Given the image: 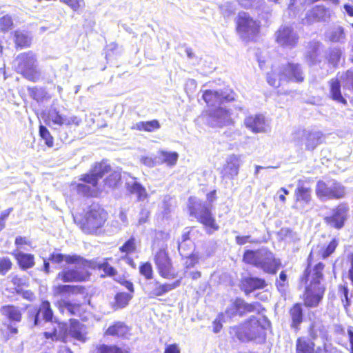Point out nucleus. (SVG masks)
<instances>
[{
  "label": "nucleus",
  "instance_id": "nucleus-10",
  "mask_svg": "<svg viewBox=\"0 0 353 353\" xmlns=\"http://www.w3.org/2000/svg\"><path fill=\"white\" fill-rule=\"evenodd\" d=\"M153 261L159 276L166 280H172L177 277L173 261L167 244H163L153 255Z\"/></svg>",
  "mask_w": 353,
  "mask_h": 353
},
{
  "label": "nucleus",
  "instance_id": "nucleus-46",
  "mask_svg": "<svg viewBox=\"0 0 353 353\" xmlns=\"http://www.w3.org/2000/svg\"><path fill=\"white\" fill-rule=\"evenodd\" d=\"M137 239L134 236H131L119 248V252L125 256L134 254L137 252Z\"/></svg>",
  "mask_w": 353,
  "mask_h": 353
},
{
  "label": "nucleus",
  "instance_id": "nucleus-59",
  "mask_svg": "<svg viewBox=\"0 0 353 353\" xmlns=\"http://www.w3.org/2000/svg\"><path fill=\"white\" fill-rule=\"evenodd\" d=\"M178 250L179 252V254L183 257L185 256L188 254H190V245L187 243H179L178 244Z\"/></svg>",
  "mask_w": 353,
  "mask_h": 353
},
{
  "label": "nucleus",
  "instance_id": "nucleus-14",
  "mask_svg": "<svg viewBox=\"0 0 353 353\" xmlns=\"http://www.w3.org/2000/svg\"><path fill=\"white\" fill-rule=\"evenodd\" d=\"M103 336L122 341L130 340L132 336V327L124 321H115L103 331Z\"/></svg>",
  "mask_w": 353,
  "mask_h": 353
},
{
  "label": "nucleus",
  "instance_id": "nucleus-27",
  "mask_svg": "<svg viewBox=\"0 0 353 353\" xmlns=\"http://www.w3.org/2000/svg\"><path fill=\"white\" fill-rule=\"evenodd\" d=\"M55 306L62 314L65 310L70 315L73 316H81L83 312L82 303H73L69 300H59L55 303Z\"/></svg>",
  "mask_w": 353,
  "mask_h": 353
},
{
  "label": "nucleus",
  "instance_id": "nucleus-29",
  "mask_svg": "<svg viewBox=\"0 0 353 353\" xmlns=\"http://www.w3.org/2000/svg\"><path fill=\"white\" fill-rule=\"evenodd\" d=\"M23 310L15 305L8 304L3 305L0 311L1 314L10 322L19 323L23 318Z\"/></svg>",
  "mask_w": 353,
  "mask_h": 353
},
{
  "label": "nucleus",
  "instance_id": "nucleus-30",
  "mask_svg": "<svg viewBox=\"0 0 353 353\" xmlns=\"http://www.w3.org/2000/svg\"><path fill=\"white\" fill-rule=\"evenodd\" d=\"M12 254L17 261L18 266L22 270L30 269L35 265L34 256L32 254L14 250Z\"/></svg>",
  "mask_w": 353,
  "mask_h": 353
},
{
  "label": "nucleus",
  "instance_id": "nucleus-20",
  "mask_svg": "<svg viewBox=\"0 0 353 353\" xmlns=\"http://www.w3.org/2000/svg\"><path fill=\"white\" fill-rule=\"evenodd\" d=\"M280 266V260L276 259L272 252L265 251L262 254L259 268H262L264 272L271 274H274L277 272Z\"/></svg>",
  "mask_w": 353,
  "mask_h": 353
},
{
  "label": "nucleus",
  "instance_id": "nucleus-56",
  "mask_svg": "<svg viewBox=\"0 0 353 353\" xmlns=\"http://www.w3.org/2000/svg\"><path fill=\"white\" fill-rule=\"evenodd\" d=\"M13 263L8 257H0V274L6 275L12 268Z\"/></svg>",
  "mask_w": 353,
  "mask_h": 353
},
{
  "label": "nucleus",
  "instance_id": "nucleus-40",
  "mask_svg": "<svg viewBox=\"0 0 353 353\" xmlns=\"http://www.w3.org/2000/svg\"><path fill=\"white\" fill-rule=\"evenodd\" d=\"M336 334L340 339L347 338L350 343V353H353V326L345 327L342 325H338L335 329Z\"/></svg>",
  "mask_w": 353,
  "mask_h": 353
},
{
  "label": "nucleus",
  "instance_id": "nucleus-43",
  "mask_svg": "<svg viewBox=\"0 0 353 353\" xmlns=\"http://www.w3.org/2000/svg\"><path fill=\"white\" fill-rule=\"evenodd\" d=\"M30 97L37 102H43L51 98L44 88L32 87L28 88Z\"/></svg>",
  "mask_w": 353,
  "mask_h": 353
},
{
  "label": "nucleus",
  "instance_id": "nucleus-58",
  "mask_svg": "<svg viewBox=\"0 0 353 353\" xmlns=\"http://www.w3.org/2000/svg\"><path fill=\"white\" fill-rule=\"evenodd\" d=\"M183 258L187 259L185 263V268L186 269L192 268L199 263V257L196 254L190 253Z\"/></svg>",
  "mask_w": 353,
  "mask_h": 353
},
{
  "label": "nucleus",
  "instance_id": "nucleus-19",
  "mask_svg": "<svg viewBox=\"0 0 353 353\" xmlns=\"http://www.w3.org/2000/svg\"><path fill=\"white\" fill-rule=\"evenodd\" d=\"M111 257H106L103 259L101 262L98 263L95 259H87L88 269L98 270L102 271L101 277H110L115 279V277L119 274L117 270L110 263L112 261Z\"/></svg>",
  "mask_w": 353,
  "mask_h": 353
},
{
  "label": "nucleus",
  "instance_id": "nucleus-61",
  "mask_svg": "<svg viewBox=\"0 0 353 353\" xmlns=\"http://www.w3.org/2000/svg\"><path fill=\"white\" fill-rule=\"evenodd\" d=\"M117 283L125 287L129 292L130 294H132L134 292V284L132 281L125 279H114Z\"/></svg>",
  "mask_w": 353,
  "mask_h": 353
},
{
  "label": "nucleus",
  "instance_id": "nucleus-33",
  "mask_svg": "<svg viewBox=\"0 0 353 353\" xmlns=\"http://www.w3.org/2000/svg\"><path fill=\"white\" fill-rule=\"evenodd\" d=\"M295 353H317L316 343L306 336H299L295 342Z\"/></svg>",
  "mask_w": 353,
  "mask_h": 353
},
{
  "label": "nucleus",
  "instance_id": "nucleus-41",
  "mask_svg": "<svg viewBox=\"0 0 353 353\" xmlns=\"http://www.w3.org/2000/svg\"><path fill=\"white\" fill-rule=\"evenodd\" d=\"M10 278V282L14 286V292L17 294H21L22 290L28 288L30 285L28 278L26 276L12 274Z\"/></svg>",
  "mask_w": 353,
  "mask_h": 353
},
{
  "label": "nucleus",
  "instance_id": "nucleus-50",
  "mask_svg": "<svg viewBox=\"0 0 353 353\" xmlns=\"http://www.w3.org/2000/svg\"><path fill=\"white\" fill-rule=\"evenodd\" d=\"M338 294L341 300L344 308L347 310L351 305L350 297L349 296V289L347 285H339L338 286Z\"/></svg>",
  "mask_w": 353,
  "mask_h": 353
},
{
  "label": "nucleus",
  "instance_id": "nucleus-48",
  "mask_svg": "<svg viewBox=\"0 0 353 353\" xmlns=\"http://www.w3.org/2000/svg\"><path fill=\"white\" fill-rule=\"evenodd\" d=\"M139 272L145 280H152L154 277V270L150 261L141 262L139 266Z\"/></svg>",
  "mask_w": 353,
  "mask_h": 353
},
{
  "label": "nucleus",
  "instance_id": "nucleus-49",
  "mask_svg": "<svg viewBox=\"0 0 353 353\" xmlns=\"http://www.w3.org/2000/svg\"><path fill=\"white\" fill-rule=\"evenodd\" d=\"M121 180V174L114 171L111 172L107 177L104 179L103 185L105 187L114 189L119 184Z\"/></svg>",
  "mask_w": 353,
  "mask_h": 353
},
{
  "label": "nucleus",
  "instance_id": "nucleus-37",
  "mask_svg": "<svg viewBox=\"0 0 353 353\" xmlns=\"http://www.w3.org/2000/svg\"><path fill=\"white\" fill-rule=\"evenodd\" d=\"M69 334L73 339L85 342L86 337L85 333L82 331L83 325L77 319H70Z\"/></svg>",
  "mask_w": 353,
  "mask_h": 353
},
{
  "label": "nucleus",
  "instance_id": "nucleus-23",
  "mask_svg": "<svg viewBox=\"0 0 353 353\" xmlns=\"http://www.w3.org/2000/svg\"><path fill=\"white\" fill-rule=\"evenodd\" d=\"M267 285L265 280L259 277L247 276L241 281V289L246 295L256 290L263 289Z\"/></svg>",
  "mask_w": 353,
  "mask_h": 353
},
{
  "label": "nucleus",
  "instance_id": "nucleus-42",
  "mask_svg": "<svg viewBox=\"0 0 353 353\" xmlns=\"http://www.w3.org/2000/svg\"><path fill=\"white\" fill-rule=\"evenodd\" d=\"M43 336L46 339L54 342L61 341L66 343L68 341V334L65 330L59 331L57 328L54 327L52 331L43 332Z\"/></svg>",
  "mask_w": 353,
  "mask_h": 353
},
{
  "label": "nucleus",
  "instance_id": "nucleus-45",
  "mask_svg": "<svg viewBox=\"0 0 353 353\" xmlns=\"http://www.w3.org/2000/svg\"><path fill=\"white\" fill-rule=\"evenodd\" d=\"M161 128L159 121L153 119L147 121H140L136 124L135 129L139 131L152 132L159 130Z\"/></svg>",
  "mask_w": 353,
  "mask_h": 353
},
{
  "label": "nucleus",
  "instance_id": "nucleus-28",
  "mask_svg": "<svg viewBox=\"0 0 353 353\" xmlns=\"http://www.w3.org/2000/svg\"><path fill=\"white\" fill-rule=\"evenodd\" d=\"M330 97V98L341 104L346 105L347 101L345 99L346 94L343 96L341 92V81L338 78H332L329 81Z\"/></svg>",
  "mask_w": 353,
  "mask_h": 353
},
{
  "label": "nucleus",
  "instance_id": "nucleus-18",
  "mask_svg": "<svg viewBox=\"0 0 353 353\" xmlns=\"http://www.w3.org/2000/svg\"><path fill=\"white\" fill-rule=\"evenodd\" d=\"M330 17L329 9L323 4L315 5L308 10L304 18L303 23L312 25L327 21Z\"/></svg>",
  "mask_w": 353,
  "mask_h": 353
},
{
  "label": "nucleus",
  "instance_id": "nucleus-39",
  "mask_svg": "<svg viewBox=\"0 0 353 353\" xmlns=\"http://www.w3.org/2000/svg\"><path fill=\"white\" fill-rule=\"evenodd\" d=\"M261 256L262 254H261L259 250H246L243 254L242 261L246 264L252 265L259 268Z\"/></svg>",
  "mask_w": 353,
  "mask_h": 353
},
{
  "label": "nucleus",
  "instance_id": "nucleus-3",
  "mask_svg": "<svg viewBox=\"0 0 353 353\" xmlns=\"http://www.w3.org/2000/svg\"><path fill=\"white\" fill-rule=\"evenodd\" d=\"M111 170L112 167L105 159L94 163L88 173L80 176L79 181L84 183L76 185L77 193L86 197H97L101 192L99 188V179Z\"/></svg>",
  "mask_w": 353,
  "mask_h": 353
},
{
  "label": "nucleus",
  "instance_id": "nucleus-24",
  "mask_svg": "<svg viewBox=\"0 0 353 353\" xmlns=\"http://www.w3.org/2000/svg\"><path fill=\"white\" fill-rule=\"evenodd\" d=\"M85 292V288L79 285L58 284L52 287V294L54 296L83 294Z\"/></svg>",
  "mask_w": 353,
  "mask_h": 353
},
{
  "label": "nucleus",
  "instance_id": "nucleus-63",
  "mask_svg": "<svg viewBox=\"0 0 353 353\" xmlns=\"http://www.w3.org/2000/svg\"><path fill=\"white\" fill-rule=\"evenodd\" d=\"M230 114L229 110L222 108H219L214 112L213 117L216 118H219L221 117L228 118L230 117Z\"/></svg>",
  "mask_w": 353,
  "mask_h": 353
},
{
  "label": "nucleus",
  "instance_id": "nucleus-32",
  "mask_svg": "<svg viewBox=\"0 0 353 353\" xmlns=\"http://www.w3.org/2000/svg\"><path fill=\"white\" fill-rule=\"evenodd\" d=\"M13 41L16 49L28 48L32 45V37L28 32L17 30L13 32Z\"/></svg>",
  "mask_w": 353,
  "mask_h": 353
},
{
  "label": "nucleus",
  "instance_id": "nucleus-4",
  "mask_svg": "<svg viewBox=\"0 0 353 353\" xmlns=\"http://www.w3.org/2000/svg\"><path fill=\"white\" fill-rule=\"evenodd\" d=\"M108 212L101 206H90L82 214H77L74 220L77 225L87 234H97L105 225Z\"/></svg>",
  "mask_w": 353,
  "mask_h": 353
},
{
  "label": "nucleus",
  "instance_id": "nucleus-52",
  "mask_svg": "<svg viewBox=\"0 0 353 353\" xmlns=\"http://www.w3.org/2000/svg\"><path fill=\"white\" fill-rule=\"evenodd\" d=\"M127 189L130 194H137L139 200H142L147 197L145 188L139 183L134 182L132 185L128 186Z\"/></svg>",
  "mask_w": 353,
  "mask_h": 353
},
{
  "label": "nucleus",
  "instance_id": "nucleus-1",
  "mask_svg": "<svg viewBox=\"0 0 353 353\" xmlns=\"http://www.w3.org/2000/svg\"><path fill=\"white\" fill-rule=\"evenodd\" d=\"M325 264L315 261L314 248L310 252L305 267L299 278V282L304 288L301 299L307 308L317 307L323 300L326 286L325 281Z\"/></svg>",
  "mask_w": 353,
  "mask_h": 353
},
{
  "label": "nucleus",
  "instance_id": "nucleus-60",
  "mask_svg": "<svg viewBox=\"0 0 353 353\" xmlns=\"http://www.w3.org/2000/svg\"><path fill=\"white\" fill-rule=\"evenodd\" d=\"M14 245L18 248H21L23 245H31V241L26 236H18L15 238Z\"/></svg>",
  "mask_w": 353,
  "mask_h": 353
},
{
  "label": "nucleus",
  "instance_id": "nucleus-54",
  "mask_svg": "<svg viewBox=\"0 0 353 353\" xmlns=\"http://www.w3.org/2000/svg\"><path fill=\"white\" fill-rule=\"evenodd\" d=\"M39 134L40 137L44 140L45 144L48 148H52L54 146V138L46 126L43 125H39Z\"/></svg>",
  "mask_w": 353,
  "mask_h": 353
},
{
  "label": "nucleus",
  "instance_id": "nucleus-55",
  "mask_svg": "<svg viewBox=\"0 0 353 353\" xmlns=\"http://www.w3.org/2000/svg\"><path fill=\"white\" fill-rule=\"evenodd\" d=\"M330 188L327 185V184L323 181H319L316 183L315 192L316 196L320 199H325L327 198V193L330 190Z\"/></svg>",
  "mask_w": 353,
  "mask_h": 353
},
{
  "label": "nucleus",
  "instance_id": "nucleus-22",
  "mask_svg": "<svg viewBox=\"0 0 353 353\" xmlns=\"http://www.w3.org/2000/svg\"><path fill=\"white\" fill-rule=\"evenodd\" d=\"M290 321V327L295 332H299L301 325L304 321V313L301 303H294L288 310Z\"/></svg>",
  "mask_w": 353,
  "mask_h": 353
},
{
  "label": "nucleus",
  "instance_id": "nucleus-31",
  "mask_svg": "<svg viewBox=\"0 0 353 353\" xmlns=\"http://www.w3.org/2000/svg\"><path fill=\"white\" fill-rule=\"evenodd\" d=\"M294 196L296 202L309 203L312 199V188L303 181L299 180L294 191Z\"/></svg>",
  "mask_w": 353,
  "mask_h": 353
},
{
  "label": "nucleus",
  "instance_id": "nucleus-12",
  "mask_svg": "<svg viewBox=\"0 0 353 353\" xmlns=\"http://www.w3.org/2000/svg\"><path fill=\"white\" fill-rule=\"evenodd\" d=\"M202 98L208 107H214L223 102H232L235 101L236 94L230 88L221 90L219 92L206 90L203 91Z\"/></svg>",
  "mask_w": 353,
  "mask_h": 353
},
{
  "label": "nucleus",
  "instance_id": "nucleus-57",
  "mask_svg": "<svg viewBox=\"0 0 353 353\" xmlns=\"http://www.w3.org/2000/svg\"><path fill=\"white\" fill-rule=\"evenodd\" d=\"M226 315L225 312L218 314L216 318L212 322V331L214 333H219L223 328V322L225 321Z\"/></svg>",
  "mask_w": 353,
  "mask_h": 353
},
{
  "label": "nucleus",
  "instance_id": "nucleus-34",
  "mask_svg": "<svg viewBox=\"0 0 353 353\" xmlns=\"http://www.w3.org/2000/svg\"><path fill=\"white\" fill-rule=\"evenodd\" d=\"M48 260L56 265H61L63 262L68 263H77L81 261V256L78 254H63L54 251L48 257Z\"/></svg>",
  "mask_w": 353,
  "mask_h": 353
},
{
  "label": "nucleus",
  "instance_id": "nucleus-17",
  "mask_svg": "<svg viewBox=\"0 0 353 353\" xmlns=\"http://www.w3.org/2000/svg\"><path fill=\"white\" fill-rule=\"evenodd\" d=\"M40 314H41L42 319L45 322L52 321L54 318V311L49 301L42 300L38 307L34 308V311L28 313V319L32 322V325L34 326L39 324Z\"/></svg>",
  "mask_w": 353,
  "mask_h": 353
},
{
  "label": "nucleus",
  "instance_id": "nucleus-53",
  "mask_svg": "<svg viewBox=\"0 0 353 353\" xmlns=\"http://www.w3.org/2000/svg\"><path fill=\"white\" fill-rule=\"evenodd\" d=\"M14 27L12 15L6 14L0 17V32H7Z\"/></svg>",
  "mask_w": 353,
  "mask_h": 353
},
{
  "label": "nucleus",
  "instance_id": "nucleus-35",
  "mask_svg": "<svg viewBox=\"0 0 353 353\" xmlns=\"http://www.w3.org/2000/svg\"><path fill=\"white\" fill-rule=\"evenodd\" d=\"M339 241L336 238H332L327 245L317 244L316 245V255L321 259H325L335 252L339 246Z\"/></svg>",
  "mask_w": 353,
  "mask_h": 353
},
{
  "label": "nucleus",
  "instance_id": "nucleus-6",
  "mask_svg": "<svg viewBox=\"0 0 353 353\" xmlns=\"http://www.w3.org/2000/svg\"><path fill=\"white\" fill-rule=\"evenodd\" d=\"M81 261L77 263H68V265H74V268H64L59 271L56 280L63 283H81L90 279L92 273L88 269V262L87 259L81 256Z\"/></svg>",
  "mask_w": 353,
  "mask_h": 353
},
{
  "label": "nucleus",
  "instance_id": "nucleus-62",
  "mask_svg": "<svg viewBox=\"0 0 353 353\" xmlns=\"http://www.w3.org/2000/svg\"><path fill=\"white\" fill-rule=\"evenodd\" d=\"M163 353H181V350L176 343L166 344Z\"/></svg>",
  "mask_w": 353,
  "mask_h": 353
},
{
  "label": "nucleus",
  "instance_id": "nucleus-5",
  "mask_svg": "<svg viewBox=\"0 0 353 353\" xmlns=\"http://www.w3.org/2000/svg\"><path fill=\"white\" fill-rule=\"evenodd\" d=\"M267 82L273 87H279L282 82L297 83L305 81V75L299 63L287 62L283 65L279 73L270 72L267 74Z\"/></svg>",
  "mask_w": 353,
  "mask_h": 353
},
{
  "label": "nucleus",
  "instance_id": "nucleus-25",
  "mask_svg": "<svg viewBox=\"0 0 353 353\" xmlns=\"http://www.w3.org/2000/svg\"><path fill=\"white\" fill-rule=\"evenodd\" d=\"M245 126L254 133L263 132L265 131V120L261 114H252L245 117Z\"/></svg>",
  "mask_w": 353,
  "mask_h": 353
},
{
  "label": "nucleus",
  "instance_id": "nucleus-11",
  "mask_svg": "<svg viewBox=\"0 0 353 353\" xmlns=\"http://www.w3.org/2000/svg\"><path fill=\"white\" fill-rule=\"evenodd\" d=\"M17 72L32 82L37 81L41 76L37 66V58L32 51L20 53L16 58Z\"/></svg>",
  "mask_w": 353,
  "mask_h": 353
},
{
  "label": "nucleus",
  "instance_id": "nucleus-16",
  "mask_svg": "<svg viewBox=\"0 0 353 353\" xmlns=\"http://www.w3.org/2000/svg\"><path fill=\"white\" fill-rule=\"evenodd\" d=\"M181 283V279L175 280L172 283H161L155 279L148 284L146 294L149 299H156L178 288Z\"/></svg>",
  "mask_w": 353,
  "mask_h": 353
},
{
  "label": "nucleus",
  "instance_id": "nucleus-26",
  "mask_svg": "<svg viewBox=\"0 0 353 353\" xmlns=\"http://www.w3.org/2000/svg\"><path fill=\"white\" fill-rule=\"evenodd\" d=\"M44 122L48 125H71L72 124H77L75 122V118L71 119H65L57 110H51L46 114L44 117Z\"/></svg>",
  "mask_w": 353,
  "mask_h": 353
},
{
  "label": "nucleus",
  "instance_id": "nucleus-15",
  "mask_svg": "<svg viewBox=\"0 0 353 353\" xmlns=\"http://www.w3.org/2000/svg\"><path fill=\"white\" fill-rule=\"evenodd\" d=\"M299 37L294 28L288 26H281L276 32L275 41L283 48H295Z\"/></svg>",
  "mask_w": 353,
  "mask_h": 353
},
{
  "label": "nucleus",
  "instance_id": "nucleus-21",
  "mask_svg": "<svg viewBox=\"0 0 353 353\" xmlns=\"http://www.w3.org/2000/svg\"><path fill=\"white\" fill-rule=\"evenodd\" d=\"M239 170V158L235 154H232L228 157L220 172L221 178L232 179L238 175Z\"/></svg>",
  "mask_w": 353,
  "mask_h": 353
},
{
  "label": "nucleus",
  "instance_id": "nucleus-9",
  "mask_svg": "<svg viewBox=\"0 0 353 353\" xmlns=\"http://www.w3.org/2000/svg\"><path fill=\"white\" fill-rule=\"evenodd\" d=\"M265 310V307L258 301L249 303L242 297H236L230 301L225 314L227 318L231 319L236 316L242 318L251 313L260 315Z\"/></svg>",
  "mask_w": 353,
  "mask_h": 353
},
{
  "label": "nucleus",
  "instance_id": "nucleus-38",
  "mask_svg": "<svg viewBox=\"0 0 353 353\" xmlns=\"http://www.w3.org/2000/svg\"><path fill=\"white\" fill-rule=\"evenodd\" d=\"M133 295L123 292L116 293L114 298V301L112 303V307L114 310H121L125 307L130 301L132 299Z\"/></svg>",
  "mask_w": 353,
  "mask_h": 353
},
{
  "label": "nucleus",
  "instance_id": "nucleus-13",
  "mask_svg": "<svg viewBox=\"0 0 353 353\" xmlns=\"http://www.w3.org/2000/svg\"><path fill=\"white\" fill-rule=\"evenodd\" d=\"M349 207L345 203H341L334 208L332 213L324 218L327 225L336 230L342 229L348 217Z\"/></svg>",
  "mask_w": 353,
  "mask_h": 353
},
{
  "label": "nucleus",
  "instance_id": "nucleus-8",
  "mask_svg": "<svg viewBox=\"0 0 353 353\" xmlns=\"http://www.w3.org/2000/svg\"><path fill=\"white\" fill-rule=\"evenodd\" d=\"M236 32L246 42L256 41L260 33V21L253 19L249 13L240 12L235 20Z\"/></svg>",
  "mask_w": 353,
  "mask_h": 353
},
{
  "label": "nucleus",
  "instance_id": "nucleus-44",
  "mask_svg": "<svg viewBox=\"0 0 353 353\" xmlns=\"http://www.w3.org/2000/svg\"><path fill=\"white\" fill-rule=\"evenodd\" d=\"M345 187L337 181H334L330 188L326 199H340L345 196Z\"/></svg>",
  "mask_w": 353,
  "mask_h": 353
},
{
  "label": "nucleus",
  "instance_id": "nucleus-7",
  "mask_svg": "<svg viewBox=\"0 0 353 353\" xmlns=\"http://www.w3.org/2000/svg\"><path fill=\"white\" fill-rule=\"evenodd\" d=\"M188 210L189 215L201 224L208 234H212L220 229V225L208 205L195 202L190 203Z\"/></svg>",
  "mask_w": 353,
  "mask_h": 353
},
{
  "label": "nucleus",
  "instance_id": "nucleus-2",
  "mask_svg": "<svg viewBox=\"0 0 353 353\" xmlns=\"http://www.w3.org/2000/svg\"><path fill=\"white\" fill-rule=\"evenodd\" d=\"M270 327L271 322L266 316H250L242 323L230 327L229 333L232 339H236L242 343L264 341L266 338V330Z\"/></svg>",
  "mask_w": 353,
  "mask_h": 353
},
{
  "label": "nucleus",
  "instance_id": "nucleus-47",
  "mask_svg": "<svg viewBox=\"0 0 353 353\" xmlns=\"http://www.w3.org/2000/svg\"><path fill=\"white\" fill-rule=\"evenodd\" d=\"M159 154L161 157V163H165L169 167H172L176 164L179 159L177 152L161 150Z\"/></svg>",
  "mask_w": 353,
  "mask_h": 353
},
{
  "label": "nucleus",
  "instance_id": "nucleus-51",
  "mask_svg": "<svg viewBox=\"0 0 353 353\" xmlns=\"http://www.w3.org/2000/svg\"><path fill=\"white\" fill-rule=\"evenodd\" d=\"M59 1L77 13L81 12L85 7V0H59Z\"/></svg>",
  "mask_w": 353,
  "mask_h": 353
},
{
  "label": "nucleus",
  "instance_id": "nucleus-64",
  "mask_svg": "<svg viewBox=\"0 0 353 353\" xmlns=\"http://www.w3.org/2000/svg\"><path fill=\"white\" fill-rule=\"evenodd\" d=\"M348 259L350 263V267L348 270V276L352 285H353V253H350L348 255Z\"/></svg>",
  "mask_w": 353,
  "mask_h": 353
},
{
  "label": "nucleus",
  "instance_id": "nucleus-36",
  "mask_svg": "<svg viewBox=\"0 0 353 353\" xmlns=\"http://www.w3.org/2000/svg\"><path fill=\"white\" fill-rule=\"evenodd\" d=\"M90 353H130V350L116 344L98 343L93 346Z\"/></svg>",
  "mask_w": 353,
  "mask_h": 353
}]
</instances>
